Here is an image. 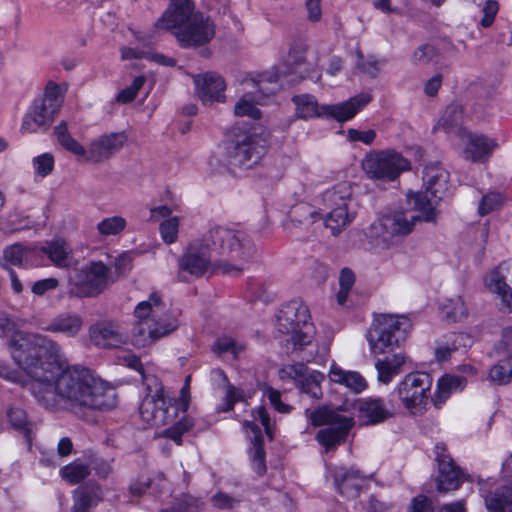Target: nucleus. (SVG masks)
<instances>
[{
    "mask_svg": "<svg viewBox=\"0 0 512 512\" xmlns=\"http://www.w3.org/2000/svg\"><path fill=\"white\" fill-rule=\"evenodd\" d=\"M410 512H433L432 502L424 495L412 500Z\"/></svg>",
    "mask_w": 512,
    "mask_h": 512,
    "instance_id": "nucleus-64",
    "label": "nucleus"
},
{
    "mask_svg": "<svg viewBox=\"0 0 512 512\" xmlns=\"http://www.w3.org/2000/svg\"><path fill=\"white\" fill-rule=\"evenodd\" d=\"M198 97L204 104L219 102L224 99L226 84L223 78L214 73L206 72L193 76Z\"/></svg>",
    "mask_w": 512,
    "mask_h": 512,
    "instance_id": "nucleus-25",
    "label": "nucleus"
},
{
    "mask_svg": "<svg viewBox=\"0 0 512 512\" xmlns=\"http://www.w3.org/2000/svg\"><path fill=\"white\" fill-rule=\"evenodd\" d=\"M91 342L101 348H118L127 341L121 327L112 321H101L90 326Z\"/></svg>",
    "mask_w": 512,
    "mask_h": 512,
    "instance_id": "nucleus-23",
    "label": "nucleus"
},
{
    "mask_svg": "<svg viewBox=\"0 0 512 512\" xmlns=\"http://www.w3.org/2000/svg\"><path fill=\"white\" fill-rule=\"evenodd\" d=\"M130 341L136 348H145L174 332L178 320L167 312L161 296L154 292L139 302L133 311Z\"/></svg>",
    "mask_w": 512,
    "mask_h": 512,
    "instance_id": "nucleus-4",
    "label": "nucleus"
},
{
    "mask_svg": "<svg viewBox=\"0 0 512 512\" xmlns=\"http://www.w3.org/2000/svg\"><path fill=\"white\" fill-rule=\"evenodd\" d=\"M503 204V197L498 192H490L482 197L479 205V214L484 216L498 208Z\"/></svg>",
    "mask_w": 512,
    "mask_h": 512,
    "instance_id": "nucleus-54",
    "label": "nucleus"
},
{
    "mask_svg": "<svg viewBox=\"0 0 512 512\" xmlns=\"http://www.w3.org/2000/svg\"><path fill=\"white\" fill-rule=\"evenodd\" d=\"M449 173L438 163H430L423 170V185L426 192L437 199L448 194Z\"/></svg>",
    "mask_w": 512,
    "mask_h": 512,
    "instance_id": "nucleus-29",
    "label": "nucleus"
},
{
    "mask_svg": "<svg viewBox=\"0 0 512 512\" xmlns=\"http://www.w3.org/2000/svg\"><path fill=\"white\" fill-rule=\"evenodd\" d=\"M510 274V268L506 262L500 263L498 266L490 270L485 276V286L490 293L499 292L506 289L509 285L506 278Z\"/></svg>",
    "mask_w": 512,
    "mask_h": 512,
    "instance_id": "nucleus-42",
    "label": "nucleus"
},
{
    "mask_svg": "<svg viewBox=\"0 0 512 512\" xmlns=\"http://www.w3.org/2000/svg\"><path fill=\"white\" fill-rule=\"evenodd\" d=\"M276 326L287 335L286 348L292 355L306 362L314 360L318 353L315 327L305 304L296 300L285 304L276 316Z\"/></svg>",
    "mask_w": 512,
    "mask_h": 512,
    "instance_id": "nucleus-3",
    "label": "nucleus"
},
{
    "mask_svg": "<svg viewBox=\"0 0 512 512\" xmlns=\"http://www.w3.org/2000/svg\"><path fill=\"white\" fill-rule=\"evenodd\" d=\"M102 499L99 486L91 485L76 490L74 496L73 512H87L90 507L97 505Z\"/></svg>",
    "mask_w": 512,
    "mask_h": 512,
    "instance_id": "nucleus-39",
    "label": "nucleus"
},
{
    "mask_svg": "<svg viewBox=\"0 0 512 512\" xmlns=\"http://www.w3.org/2000/svg\"><path fill=\"white\" fill-rule=\"evenodd\" d=\"M372 100L369 93H360L347 101L337 104L324 105V119H332L337 122H346L355 117Z\"/></svg>",
    "mask_w": 512,
    "mask_h": 512,
    "instance_id": "nucleus-24",
    "label": "nucleus"
},
{
    "mask_svg": "<svg viewBox=\"0 0 512 512\" xmlns=\"http://www.w3.org/2000/svg\"><path fill=\"white\" fill-rule=\"evenodd\" d=\"M126 141L127 137L123 132L100 135L87 148L84 147L83 154H77L76 157L86 163H101L120 151Z\"/></svg>",
    "mask_w": 512,
    "mask_h": 512,
    "instance_id": "nucleus-19",
    "label": "nucleus"
},
{
    "mask_svg": "<svg viewBox=\"0 0 512 512\" xmlns=\"http://www.w3.org/2000/svg\"><path fill=\"white\" fill-rule=\"evenodd\" d=\"M256 247L250 236L241 230L217 225L193 240L179 260L178 277L186 274L200 277L215 263L223 274L241 273L253 258Z\"/></svg>",
    "mask_w": 512,
    "mask_h": 512,
    "instance_id": "nucleus-2",
    "label": "nucleus"
},
{
    "mask_svg": "<svg viewBox=\"0 0 512 512\" xmlns=\"http://www.w3.org/2000/svg\"><path fill=\"white\" fill-rule=\"evenodd\" d=\"M38 249L41 251V266L45 264V255L56 267H65L69 264L72 250L63 239L52 240Z\"/></svg>",
    "mask_w": 512,
    "mask_h": 512,
    "instance_id": "nucleus-32",
    "label": "nucleus"
},
{
    "mask_svg": "<svg viewBox=\"0 0 512 512\" xmlns=\"http://www.w3.org/2000/svg\"><path fill=\"white\" fill-rule=\"evenodd\" d=\"M3 259L7 265L21 268L41 266V251L37 246H25L15 243L3 250Z\"/></svg>",
    "mask_w": 512,
    "mask_h": 512,
    "instance_id": "nucleus-26",
    "label": "nucleus"
},
{
    "mask_svg": "<svg viewBox=\"0 0 512 512\" xmlns=\"http://www.w3.org/2000/svg\"><path fill=\"white\" fill-rule=\"evenodd\" d=\"M25 375L27 376L28 379L22 380L19 373L17 371L13 370L8 364L0 363V377L6 379L8 381H11L13 383H19V384L25 386L30 391L29 386L33 382V380L26 373H25Z\"/></svg>",
    "mask_w": 512,
    "mask_h": 512,
    "instance_id": "nucleus-59",
    "label": "nucleus"
},
{
    "mask_svg": "<svg viewBox=\"0 0 512 512\" xmlns=\"http://www.w3.org/2000/svg\"><path fill=\"white\" fill-rule=\"evenodd\" d=\"M347 137L350 141L362 142L366 145H370L374 142L376 138V132L373 129H369L366 131H360L357 129H349L347 131Z\"/></svg>",
    "mask_w": 512,
    "mask_h": 512,
    "instance_id": "nucleus-60",
    "label": "nucleus"
},
{
    "mask_svg": "<svg viewBox=\"0 0 512 512\" xmlns=\"http://www.w3.org/2000/svg\"><path fill=\"white\" fill-rule=\"evenodd\" d=\"M159 231L162 240L167 244L176 242L179 231V219L178 217H170L164 220L160 226Z\"/></svg>",
    "mask_w": 512,
    "mask_h": 512,
    "instance_id": "nucleus-51",
    "label": "nucleus"
},
{
    "mask_svg": "<svg viewBox=\"0 0 512 512\" xmlns=\"http://www.w3.org/2000/svg\"><path fill=\"white\" fill-rule=\"evenodd\" d=\"M352 194V183L343 181L327 189L320 196L323 206L330 209L325 217V225L333 235L343 231L354 219V214L349 210Z\"/></svg>",
    "mask_w": 512,
    "mask_h": 512,
    "instance_id": "nucleus-12",
    "label": "nucleus"
},
{
    "mask_svg": "<svg viewBox=\"0 0 512 512\" xmlns=\"http://www.w3.org/2000/svg\"><path fill=\"white\" fill-rule=\"evenodd\" d=\"M489 512H512V487H503L484 497Z\"/></svg>",
    "mask_w": 512,
    "mask_h": 512,
    "instance_id": "nucleus-38",
    "label": "nucleus"
},
{
    "mask_svg": "<svg viewBox=\"0 0 512 512\" xmlns=\"http://www.w3.org/2000/svg\"><path fill=\"white\" fill-rule=\"evenodd\" d=\"M440 310L442 316L449 322L461 321L468 315V309L461 296L445 299L440 305Z\"/></svg>",
    "mask_w": 512,
    "mask_h": 512,
    "instance_id": "nucleus-40",
    "label": "nucleus"
},
{
    "mask_svg": "<svg viewBox=\"0 0 512 512\" xmlns=\"http://www.w3.org/2000/svg\"><path fill=\"white\" fill-rule=\"evenodd\" d=\"M462 122V105L459 103H451L446 107L435 129H442L447 134H455L459 138L461 132L467 131L462 127Z\"/></svg>",
    "mask_w": 512,
    "mask_h": 512,
    "instance_id": "nucleus-34",
    "label": "nucleus"
},
{
    "mask_svg": "<svg viewBox=\"0 0 512 512\" xmlns=\"http://www.w3.org/2000/svg\"><path fill=\"white\" fill-rule=\"evenodd\" d=\"M290 218L292 222L302 225L312 224L318 220L320 216L309 204L302 203L292 209Z\"/></svg>",
    "mask_w": 512,
    "mask_h": 512,
    "instance_id": "nucleus-47",
    "label": "nucleus"
},
{
    "mask_svg": "<svg viewBox=\"0 0 512 512\" xmlns=\"http://www.w3.org/2000/svg\"><path fill=\"white\" fill-rule=\"evenodd\" d=\"M410 328L411 322L404 315H378L366 333L370 351L374 354L391 352L405 340Z\"/></svg>",
    "mask_w": 512,
    "mask_h": 512,
    "instance_id": "nucleus-6",
    "label": "nucleus"
},
{
    "mask_svg": "<svg viewBox=\"0 0 512 512\" xmlns=\"http://www.w3.org/2000/svg\"><path fill=\"white\" fill-rule=\"evenodd\" d=\"M63 99L60 86L48 83L43 98L35 100L25 114L21 132L30 134L47 130L60 111Z\"/></svg>",
    "mask_w": 512,
    "mask_h": 512,
    "instance_id": "nucleus-10",
    "label": "nucleus"
},
{
    "mask_svg": "<svg viewBox=\"0 0 512 512\" xmlns=\"http://www.w3.org/2000/svg\"><path fill=\"white\" fill-rule=\"evenodd\" d=\"M54 156L51 153H43L32 159L34 172L37 176L44 178L54 169Z\"/></svg>",
    "mask_w": 512,
    "mask_h": 512,
    "instance_id": "nucleus-49",
    "label": "nucleus"
},
{
    "mask_svg": "<svg viewBox=\"0 0 512 512\" xmlns=\"http://www.w3.org/2000/svg\"><path fill=\"white\" fill-rule=\"evenodd\" d=\"M305 415L313 426H327L320 429L315 436L317 442L326 451L332 450L344 442L354 425L352 417L343 415L338 410L326 406L314 410L306 409Z\"/></svg>",
    "mask_w": 512,
    "mask_h": 512,
    "instance_id": "nucleus-7",
    "label": "nucleus"
},
{
    "mask_svg": "<svg viewBox=\"0 0 512 512\" xmlns=\"http://www.w3.org/2000/svg\"><path fill=\"white\" fill-rule=\"evenodd\" d=\"M279 377L282 380H292L299 389L314 399H320L323 395L321 383L325 376L316 370H309L303 363L284 365L279 370Z\"/></svg>",
    "mask_w": 512,
    "mask_h": 512,
    "instance_id": "nucleus-18",
    "label": "nucleus"
},
{
    "mask_svg": "<svg viewBox=\"0 0 512 512\" xmlns=\"http://www.w3.org/2000/svg\"><path fill=\"white\" fill-rule=\"evenodd\" d=\"M418 222L412 211L399 209L377 218L368 228L367 235L383 246L398 243L409 235Z\"/></svg>",
    "mask_w": 512,
    "mask_h": 512,
    "instance_id": "nucleus-9",
    "label": "nucleus"
},
{
    "mask_svg": "<svg viewBox=\"0 0 512 512\" xmlns=\"http://www.w3.org/2000/svg\"><path fill=\"white\" fill-rule=\"evenodd\" d=\"M33 222L28 216H24L18 211L9 212L0 217V231L4 233H13L24 229H29Z\"/></svg>",
    "mask_w": 512,
    "mask_h": 512,
    "instance_id": "nucleus-44",
    "label": "nucleus"
},
{
    "mask_svg": "<svg viewBox=\"0 0 512 512\" xmlns=\"http://www.w3.org/2000/svg\"><path fill=\"white\" fill-rule=\"evenodd\" d=\"M190 380L191 376H187L180 391L178 404L173 402V398L156 379L153 380V384L147 382L148 393L139 407L141 419L149 426L160 427L172 423L179 408L185 413L190 402Z\"/></svg>",
    "mask_w": 512,
    "mask_h": 512,
    "instance_id": "nucleus-5",
    "label": "nucleus"
},
{
    "mask_svg": "<svg viewBox=\"0 0 512 512\" xmlns=\"http://www.w3.org/2000/svg\"><path fill=\"white\" fill-rule=\"evenodd\" d=\"M145 83V77L138 76L134 79L132 84L117 95V101L121 103H129L135 99L140 89L143 87Z\"/></svg>",
    "mask_w": 512,
    "mask_h": 512,
    "instance_id": "nucleus-55",
    "label": "nucleus"
},
{
    "mask_svg": "<svg viewBox=\"0 0 512 512\" xmlns=\"http://www.w3.org/2000/svg\"><path fill=\"white\" fill-rule=\"evenodd\" d=\"M465 385L466 380L463 376H442L437 383V389L434 396V404L437 407H440L453 392L461 391Z\"/></svg>",
    "mask_w": 512,
    "mask_h": 512,
    "instance_id": "nucleus-37",
    "label": "nucleus"
},
{
    "mask_svg": "<svg viewBox=\"0 0 512 512\" xmlns=\"http://www.w3.org/2000/svg\"><path fill=\"white\" fill-rule=\"evenodd\" d=\"M266 148L267 143L264 138L247 132L236 133L222 147L228 165L247 169L260 162L266 153Z\"/></svg>",
    "mask_w": 512,
    "mask_h": 512,
    "instance_id": "nucleus-13",
    "label": "nucleus"
},
{
    "mask_svg": "<svg viewBox=\"0 0 512 512\" xmlns=\"http://www.w3.org/2000/svg\"><path fill=\"white\" fill-rule=\"evenodd\" d=\"M439 474L436 479L437 490L441 493L457 490L466 479V475L454 464L453 459L445 454V448L435 446Z\"/></svg>",
    "mask_w": 512,
    "mask_h": 512,
    "instance_id": "nucleus-21",
    "label": "nucleus"
},
{
    "mask_svg": "<svg viewBox=\"0 0 512 512\" xmlns=\"http://www.w3.org/2000/svg\"><path fill=\"white\" fill-rule=\"evenodd\" d=\"M194 4L192 0H170L168 8L157 21V28L173 33L184 28L194 17Z\"/></svg>",
    "mask_w": 512,
    "mask_h": 512,
    "instance_id": "nucleus-22",
    "label": "nucleus"
},
{
    "mask_svg": "<svg viewBox=\"0 0 512 512\" xmlns=\"http://www.w3.org/2000/svg\"><path fill=\"white\" fill-rule=\"evenodd\" d=\"M182 48L199 47L209 43L215 36V25L210 17L196 12L187 25L174 32Z\"/></svg>",
    "mask_w": 512,
    "mask_h": 512,
    "instance_id": "nucleus-17",
    "label": "nucleus"
},
{
    "mask_svg": "<svg viewBox=\"0 0 512 512\" xmlns=\"http://www.w3.org/2000/svg\"><path fill=\"white\" fill-rule=\"evenodd\" d=\"M11 426L20 431L25 437L30 435V423L27 420L26 412L17 407L10 408L7 413Z\"/></svg>",
    "mask_w": 512,
    "mask_h": 512,
    "instance_id": "nucleus-48",
    "label": "nucleus"
},
{
    "mask_svg": "<svg viewBox=\"0 0 512 512\" xmlns=\"http://www.w3.org/2000/svg\"><path fill=\"white\" fill-rule=\"evenodd\" d=\"M405 363V356L401 353L386 356L375 362L378 381L388 384L399 374L402 365Z\"/></svg>",
    "mask_w": 512,
    "mask_h": 512,
    "instance_id": "nucleus-36",
    "label": "nucleus"
},
{
    "mask_svg": "<svg viewBox=\"0 0 512 512\" xmlns=\"http://www.w3.org/2000/svg\"><path fill=\"white\" fill-rule=\"evenodd\" d=\"M82 327L83 319L79 314L75 312H62L42 329L46 332L61 333L67 337H75Z\"/></svg>",
    "mask_w": 512,
    "mask_h": 512,
    "instance_id": "nucleus-31",
    "label": "nucleus"
},
{
    "mask_svg": "<svg viewBox=\"0 0 512 512\" xmlns=\"http://www.w3.org/2000/svg\"><path fill=\"white\" fill-rule=\"evenodd\" d=\"M459 141L462 157L472 162L486 161L498 146L496 139L471 131L461 132Z\"/></svg>",
    "mask_w": 512,
    "mask_h": 512,
    "instance_id": "nucleus-20",
    "label": "nucleus"
},
{
    "mask_svg": "<svg viewBox=\"0 0 512 512\" xmlns=\"http://www.w3.org/2000/svg\"><path fill=\"white\" fill-rule=\"evenodd\" d=\"M0 337H10L12 358L32 378L30 393L46 409L106 411L116 407L113 387L85 367L59 361L60 346L56 342L41 334L16 330L9 315L1 310Z\"/></svg>",
    "mask_w": 512,
    "mask_h": 512,
    "instance_id": "nucleus-1",
    "label": "nucleus"
},
{
    "mask_svg": "<svg viewBox=\"0 0 512 512\" xmlns=\"http://www.w3.org/2000/svg\"><path fill=\"white\" fill-rule=\"evenodd\" d=\"M498 10H499V5H498L497 1H494V0L486 1L485 5L482 9L483 17L480 21V24L483 27H489L494 22V19H495V16H496Z\"/></svg>",
    "mask_w": 512,
    "mask_h": 512,
    "instance_id": "nucleus-61",
    "label": "nucleus"
},
{
    "mask_svg": "<svg viewBox=\"0 0 512 512\" xmlns=\"http://www.w3.org/2000/svg\"><path fill=\"white\" fill-rule=\"evenodd\" d=\"M367 178L372 181L392 182L411 169L410 161L394 149L373 150L361 161Z\"/></svg>",
    "mask_w": 512,
    "mask_h": 512,
    "instance_id": "nucleus-11",
    "label": "nucleus"
},
{
    "mask_svg": "<svg viewBox=\"0 0 512 512\" xmlns=\"http://www.w3.org/2000/svg\"><path fill=\"white\" fill-rule=\"evenodd\" d=\"M488 379L496 385H506L512 381V355L499 359L489 370Z\"/></svg>",
    "mask_w": 512,
    "mask_h": 512,
    "instance_id": "nucleus-41",
    "label": "nucleus"
},
{
    "mask_svg": "<svg viewBox=\"0 0 512 512\" xmlns=\"http://www.w3.org/2000/svg\"><path fill=\"white\" fill-rule=\"evenodd\" d=\"M295 105V116L303 120H311L314 118H324V105H320L311 94L296 95L292 98Z\"/></svg>",
    "mask_w": 512,
    "mask_h": 512,
    "instance_id": "nucleus-35",
    "label": "nucleus"
},
{
    "mask_svg": "<svg viewBox=\"0 0 512 512\" xmlns=\"http://www.w3.org/2000/svg\"><path fill=\"white\" fill-rule=\"evenodd\" d=\"M244 346L237 344L232 338L223 337L217 339L213 345V351L217 354H224L230 352L234 358L244 351Z\"/></svg>",
    "mask_w": 512,
    "mask_h": 512,
    "instance_id": "nucleus-53",
    "label": "nucleus"
},
{
    "mask_svg": "<svg viewBox=\"0 0 512 512\" xmlns=\"http://www.w3.org/2000/svg\"><path fill=\"white\" fill-rule=\"evenodd\" d=\"M358 419L365 425H376L393 416V410L381 398H365L357 404Z\"/></svg>",
    "mask_w": 512,
    "mask_h": 512,
    "instance_id": "nucleus-27",
    "label": "nucleus"
},
{
    "mask_svg": "<svg viewBox=\"0 0 512 512\" xmlns=\"http://www.w3.org/2000/svg\"><path fill=\"white\" fill-rule=\"evenodd\" d=\"M495 304L502 313H512V288L508 286L499 292L493 293Z\"/></svg>",
    "mask_w": 512,
    "mask_h": 512,
    "instance_id": "nucleus-57",
    "label": "nucleus"
},
{
    "mask_svg": "<svg viewBox=\"0 0 512 512\" xmlns=\"http://www.w3.org/2000/svg\"><path fill=\"white\" fill-rule=\"evenodd\" d=\"M431 386L432 379L428 373H410L398 384L397 394L405 408L415 413L426 404Z\"/></svg>",
    "mask_w": 512,
    "mask_h": 512,
    "instance_id": "nucleus-15",
    "label": "nucleus"
},
{
    "mask_svg": "<svg viewBox=\"0 0 512 512\" xmlns=\"http://www.w3.org/2000/svg\"><path fill=\"white\" fill-rule=\"evenodd\" d=\"M63 480L70 484H77L90 474V468L82 460L76 459L63 466L60 471Z\"/></svg>",
    "mask_w": 512,
    "mask_h": 512,
    "instance_id": "nucleus-43",
    "label": "nucleus"
},
{
    "mask_svg": "<svg viewBox=\"0 0 512 512\" xmlns=\"http://www.w3.org/2000/svg\"><path fill=\"white\" fill-rule=\"evenodd\" d=\"M328 376L332 382L343 385L354 393H361L367 388V382L360 373L343 370L336 364L331 366Z\"/></svg>",
    "mask_w": 512,
    "mask_h": 512,
    "instance_id": "nucleus-33",
    "label": "nucleus"
},
{
    "mask_svg": "<svg viewBox=\"0 0 512 512\" xmlns=\"http://www.w3.org/2000/svg\"><path fill=\"white\" fill-rule=\"evenodd\" d=\"M435 55V49L431 45H422L414 51L412 60L415 64L427 63Z\"/></svg>",
    "mask_w": 512,
    "mask_h": 512,
    "instance_id": "nucleus-63",
    "label": "nucleus"
},
{
    "mask_svg": "<svg viewBox=\"0 0 512 512\" xmlns=\"http://www.w3.org/2000/svg\"><path fill=\"white\" fill-rule=\"evenodd\" d=\"M428 194L430 193L426 190L424 192H409L407 199L414 211L418 212L417 215L415 214L418 221L435 222L438 215L436 207L441 199L432 195L431 198H428Z\"/></svg>",
    "mask_w": 512,
    "mask_h": 512,
    "instance_id": "nucleus-30",
    "label": "nucleus"
},
{
    "mask_svg": "<svg viewBox=\"0 0 512 512\" xmlns=\"http://www.w3.org/2000/svg\"><path fill=\"white\" fill-rule=\"evenodd\" d=\"M127 221L122 216H111L103 218L98 222L96 230L102 237L116 236L125 230Z\"/></svg>",
    "mask_w": 512,
    "mask_h": 512,
    "instance_id": "nucleus-45",
    "label": "nucleus"
},
{
    "mask_svg": "<svg viewBox=\"0 0 512 512\" xmlns=\"http://www.w3.org/2000/svg\"><path fill=\"white\" fill-rule=\"evenodd\" d=\"M54 131L58 142L64 149L75 156H77V154L84 153V146L70 135L67 129V124L65 122H61L59 125H57Z\"/></svg>",
    "mask_w": 512,
    "mask_h": 512,
    "instance_id": "nucleus-46",
    "label": "nucleus"
},
{
    "mask_svg": "<svg viewBox=\"0 0 512 512\" xmlns=\"http://www.w3.org/2000/svg\"><path fill=\"white\" fill-rule=\"evenodd\" d=\"M285 73L284 71L264 72L253 77L244 78L240 83L243 96L235 104V115L259 119L261 112L256 105L260 103L264 96L276 92L277 82Z\"/></svg>",
    "mask_w": 512,
    "mask_h": 512,
    "instance_id": "nucleus-8",
    "label": "nucleus"
},
{
    "mask_svg": "<svg viewBox=\"0 0 512 512\" xmlns=\"http://www.w3.org/2000/svg\"><path fill=\"white\" fill-rule=\"evenodd\" d=\"M330 476L339 493L346 497H355L365 481L359 470L342 466L331 469Z\"/></svg>",
    "mask_w": 512,
    "mask_h": 512,
    "instance_id": "nucleus-28",
    "label": "nucleus"
},
{
    "mask_svg": "<svg viewBox=\"0 0 512 512\" xmlns=\"http://www.w3.org/2000/svg\"><path fill=\"white\" fill-rule=\"evenodd\" d=\"M59 286L57 278L49 277L40 279L32 284L31 292L36 296H44L48 292L55 290Z\"/></svg>",
    "mask_w": 512,
    "mask_h": 512,
    "instance_id": "nucleus-58",
    "label": "nucleus"
},
{
    "mask_svg": "<svg viewBox=\"0 0 512 512\" xmlns=\"http://www.w3.org/2000/svg\"><path fill=\"white\" fill-rule=\"evenodd\" d=\"M73 292L79 297H95L110 284L109 268L101 261H90L71 278Z\"/></svg>",
    "mask_w": 512,
    "mask_h": 512,
    "instance_id": "nucleus-14",
    "label": "nucleus"
},
{
    "mask_svg": "<svg viewBox=\"0 0 512 512\" xmlns=\"http://www.w3.org/2000/svg\"><path fill=\"white\" fill-rule=\"evenodd\" d=\"M461 341H463L464 345H466L465 341L470 342L471 340L466 334L460 333V334L454 335V340H453L452 345L438 346L435 351V356H436L437 360L444 361V360L448 359L451 352L458 348L457 344L460 343Z\"/></svg>",
    "mask_w": 512,
    "mask_h": 512,
    "instance_id": "nucleus-56",
    "label": "nucleus"
},
{
    "mask_svg": "<svg viewBox=\"0 0 512 512\" xmlns=\"http://www.w3.org/2000/svg\"><path fill=\"white\" fill-rule=\"evenodd\" d=\"M252 416L253 420L244 421L243 427L247 433L250 431L254 437L253 447L250 451L252 468L258 475H263L266 472L265 451L262 445L261 430L255 422L259 421L262 424L269 438L273 437L272 426L270 423V417L263 406H259L254 410L252 412Z\"/></svg>",
    "mask_w": 512,
    "mask_h": 512,
    "instance_id": "nucleus-16",
    "label": "nucleus"
},
{
    "mask_svg": "<svg viewBox=\"0 0 512 512\" xmlns=\"http://www.w3.org/2000/svg\"><path fill=\"white\" fill-rule=\"evenodd\" d=\"M322 0H305L307 19L310 22H319L322 18Z\"/></svg>",
    "mask_w": 512,
    "mask_h": 512,
    "instance_id": "nucleus-62",
    "label": "nucleus"
},
{
    "mask_svg": "<svg viewBox=\"0 0 512 512\" xmlns=\"http://www.w3.org/2000/svg\"><path fill=\"white\" fill-rule=\"evenodd\" d=\"M193 426V421L188 416H183L179 421L165 430V435L175 441L177 444L181 443L182 435Z\"/></svg>",
    "mask_w": 512,
    "mask_h": 512,
    "instance_id": "nucleus-52",
    "label": "nucleus"
},
{
    "mask_svg": "<svg viewBox=\"0 0 512 512\" xmlns=\"http://www.w3.org/2000/svg\"><path fill=\"white\" fill-rule=\"evenodd\" d=\"M384 63L383 60H378L374 57L364 58L362 55H359L356 65L363 74L371 78H376L380 74Z\"/></svg>",
    "mask_w": 512,
    "mask_h": 512,
    "instance_id": "nucleus-50",
    "label": "nucleus"
}]
</instances>
